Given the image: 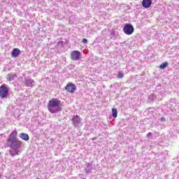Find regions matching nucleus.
Returning <instances> with one entry per match:
<instances>
[{"label": "nucleus", "instance_id": "nucleus-12", "mask_svg": "<svg viewBox=\"0 0 179 179\" xmlns=\"http://www.w3.org/2000/svg\"><path fill=\"white\" fill-rule=\"evenodd\" d=\"M17 78V75L16 74H13V75H10V74H8L7 75V79L8 80H9V82H12V80H15V78Z\"/></svg>", "mask_w": 179, "mask_h": 179}, {"label": "nucleus", "instance_id": "nucleus-2", "mask_svg": "<svg viewBox=\"0 0 179 179\" xmlns=\"http://www.w3.org/2000/svg\"><path fill=\"white\" fill-rule=\"evenodd\" d=\"M48 109L52 114H55L57 113H59V111H62L61 101L58 99L52 98L49 101Z\"/></svg>", "mask_w": 179, "mask_h": 179}, {"label": "nucleus", "instance_id": "nucleus-10", "mask_svg": "<svg viewBox=\"0 0 179 179\" xmlns=\"http://www.w3.org/2000/svg\"><path fill=\"white\" fill-rule=\"evenodd\" d=\"M19 138L22 139L23 141H29L30 139V137L29 136V134L26 133H21L19 134Z\"/></svg>", "mask_w": 179, "mask_h": 179}, {"label": "nucleus", "instance_id": "nucleus-16", "mask_svg": "<svg viewBox=\"0 0 179 179\" xmlns=\"http://www.w3.org/2000/svg\"><path fill=\"white\" fill-rule=\"evenodd\" d=\"M83 44H87V39L84 38V39L83 40Z\"/></svg>", "mask_w": 179, "mask_h": 179}, {"label": "nucleus", "instance_id": "nucleus-7", "mask_svg": "<svg viewBox=\"0 0 179 179\" xmlns=\"http://www.w3.org/2000/svg\"><path fill=\"white\" fill-rule=\"evenodd\" d=\"M71 121L74 127H79V124H80V121H82V120L80 119V117H79V115H74Z\"/></svg>", "mask_w": 179, "mask_h": 179}, {"label": "nucleus", "instance_id": "nucleus-18", "mask_svg": "<svg viewBox=\"0 0 179 179\" xmlns=\"http://www.w3.org/2000/svg\"><path fill=\"white\" fill-rule=\"evenodd\" d=\"M161 121H162V122H164V121H166V119H165L164 117H162V118H161Z\"/></svg>", "mask_w": 179, "mask_h": 179}, {"label": "nucleus", "instance_id": "nucleus-3", "mask_svg": "<svg viewBox=\"0 0 179 179\" xmlns=\"http://www.w3.org/2000/svg\"><path fill=\"white\" fill-rule=\"evenodd\" d=\"M123 31L124 34L127 36H131V34H134L135 29H134V26L131 24H126L123 28Z\"/></svg>", "mask_w": 179, "mask_h": 179}, {"label": "nucleus", "instance_id": "nucleus-13", "mask_svg": "<svg viewBox=\"0 0 179 179\" xmlns=\"http://www.w3.org/2000/svg\"><path fill=\"white\" fill-rule=\"evenodd\" d=\"M118 114V111H117V108L112 109V115L113 118H117V115Z\"/></svg>", "mask_w": 179, "mask_h": 179}, {"label": "nucleus", "instance_id": "nucleus-1", "mask_svg": "<svg viewBox=\"0 0 179 179\" xmlns=\"http://www.w3.org/2000/svg\"><path fill=\"white\" fill-rule=\"evenodd\" d=\"M6 145L8 148H10L9 153L12 157L19 156V153H20V150H19V149L23 146V143L20 140H18L17 131L16 130L13 131L10 134L8 138L7 139Z\"/></svg>", "mask_w": 179, "mask_h": 179}, {"label": "nucleus", "instance_id": "nucleus-17", "mask_svg": "<svg viewBox=\"0 0 179 179\" xmlns=\"http://www.w3.org/2000/svg\"><path fill=\"white\" fill-rule=\"evenodd\" d=\"M147 136L148 137V138H150V136H152V133H148V134H147Z\"/></svg>", "mask_w": 179, "mask_h": 179}, {"label": "nucleus", "instance_id": "nucleus-14", "mask_svg": "<svg viewBox=\"0 0 179 179\" xmlns=\"http://www.w3.org/2000/svg\"><path fill=\"white\" fill-rule=\"evenodd\" d=\"M169 66V63L167 62H165L159 66V68L160 69H164V68H166V66Z\"/></svg>", "mask_w": 179, "mask_h": 179}, {"label": "nucleus", "instance_id": "nucleus-4", "mask_svg": "<svg viewBox=\"0 0 179 179\" xmlns=\"http://www.w3.org/2000/svg\"><path fill=\"white\" fill-rule=\"evenodd\" d=\"M9 94V89L5 85H3L0 87V98L6 99L8 94Z\"/></svg>", "mask_w": 179, "mask_h": 179}, {"label": "nucleus", "instance_id": "nucleus-9", "mask_svg": "<svg viewBox=\"0 0 179 179\" xmlns=\"http://www.w3.org/2000/svg\"><path fill=\"white\" fill-rule=\"evenodd\" d=\"M25 86L27 87H33V86H34V80L31 79L25 80Z\"/></svg>", "mask_w": 179, "mask_h": 179}, {"label": "nucleus", "instance_id": "nucleus-15", "mask_svg": "<svg viewBox=\"0 0 179 179\" xmlns=\"http://www.w3.org/2000/svg\"><path fill=\"white\" fill-rule=\"evenodd\" d=\"M117 78L122 79V78H124V73L122 71H119Z\"/></svg>", "mask_w": 179, "mask_h": 179}, {"label": "nucleus", "instance_id": "nucleus-6", "mask_svg": "<svg viewBox=\"0 0 179 179\" xmlns=\"http://www.w3.org/2000/svg\"><path fill=\"white\" fill-rule=\"evenodd\" d=\"M65 89L69 92V93H75V90H76V85L73 83H68Z\"/></svg>", "mask_w": 179, "mask_h": 179}, {"label": "nucleus", "instance_id": "nucleus-5", "mask_svg": "<svg viewBox=\"0 0 179 179\" xmlns=\"http://www.w3.org/2000/svg\"><path fill=\"white\" fill-rule=\"evenodd\" d=\"M71 59L72 61H79L80 59V52L78 50H73L71 52Z\"/></svg>", "mask_w": 179, "mask_h": 179}, {"label": "nucleus", "instance_id": "nucleus-8", "mask_svg": "<svg viewBox=\"0 0 179 179\" xmlns=\"http://www.w3.org/2000/svg\"><path fill=\"white\" fill-rule=\"evenodd\" d=\"M151 5H152V0H143L142 1V6L145 9H148V8H150Z\"/></svg>", "mask_w": 179, "mask_h": 179}, {"label": "nucleus", "instance_id": "nucleus-19", "mask_svg": "<svg viewBox=\"0 0 179 179\" xmlns=\"http://www.w3.org/2000/svg\"><path fill=\"white\" fill-rule=\"evenodd\" d=\"M0 178H1V175H0Z\"/></svg>", "mask_w": 179, "mask_h": 179}, {"label": "nucleus", "instance_id": "nucleus-11", "mask_svg": "<svg viewBox=\"0 0 179 179\" xmlns=\"http://www.w3.org/2000/svg\"><path fill=\"white\" fill-rule=\"evenodd\" d=\"M20 54V50L17 48H15L11 52V56L13 57L14 58H16V57H17V55H19Z\"/></svg>", "mask_w": 179, "mask_h": 179}]
</instances>
